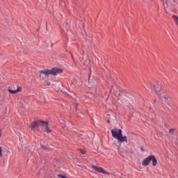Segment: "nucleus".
<instances>
[{
  "mask_svg": "<svg viewBox=\"0 0 178 178\" xmlns=\"http://www.w3.org/2000/svg\"><path fill=\"white\" fill-rule=\"evenodd\" d=\"M40 76H41V74H40Z\"/></svg>",
  "mask_w": 178,
  "mask_h": 178,
  "instance_id": "26",
  "label": "nucleus"
},
{
  "mask_svg": "<svg viewBox=\"0 0 178 178\" xmlns=\"http://www.w3.org/2000/svg\"><path fill=\"white\" fill-rule=\"evenodd\" d=\"M40 126L44 127V131L52 133V130L49 129V121H43L40 120Z\"/></svg>",
  "mask_w": 178,
  "mask_h": 178,
  "instance_id": "5",
  "label": "nucleus"
},
{
  "mask_svg": "<svg viewBox=\"0 0 178 178\" xmlns=\"http://www.w3.org/2000/svg\"><path fill=\"white\" fill-rule=\"evenodd\" d=\"M38 126H40V120L33 121L31 124V131H33V130H34L35 127H38Z\"/></svg>",
  "mask_w": 178,
  "mask_h": 178,
  "instance_id": "7",
  "label": "nucleus"
},
{
  "mask_svg": "<svg viewBox=\"0 0 178 178\" xmlns=\"http://www.w3.org/2000/svg\"><path fill=\"white\" fill-rule=\"evenodd\" d=\"M72 57L73 58V54H72Z\"/></svg>",
  "mask_w": 178,
  "mask_h": 178,
  "instance_id": "24",
  "label": "nucleus"
},
{
  "mask_svg": "<svg viewBox=\"0 0 178 178\" xmlns=\"http://www.w3.org/2000/svg\"><path fill=\"white\" fill-rule=\"evenodd\" d=\"M162 3L163 4L165 9H166V8H168V2H166L165 0H163Z\"/></svg>",
  "mask_w": 178,
  "mask_h": 178,
  "instance_id": "13",
  "label": "nucleus"
},
{
  "mask_svg": "<svg viewBox=\"0 0 178 178\" xmlns=\"http://www.w3.org/2000/svg\"><path fill=\"white\" fill-rule=\"evenodd\" d=\"M111 134H112V137H113V138H115V140H118L119 138V137L122 134V131L120 129H113L111 130Z\"/></svg>",
  "mask_w": 178,
  "mask_h": 178,
  "instance_id": "4",
  "label": "nucleus"
},
{
  "mask_svg": "<svg viewBox=\"0 0 178 178\" xmlns=\"http://www.w3.org/2000/svg\"><path fill=\"white\" fill-rule=\"evenodd\" d=\"M0 156H2V147H0Z\"/></svg>",
  "mask_w": 178,
  "mask_h": 178,
  "instance_id": "18",
  "label": "nucleus"
},
{
  "mask_svg": "<svg viewBox=\"0 0 178 178\" xmlns=\"http://www.w3.org/2000/svg\"><path fill=\"white\" fill-rule=\"evenodd\" d=\"M119 143H127V136H123V134L117 139Z\"/></svg>",
  "mask_w": 178,
  "mask_h": 178,
  "instance_id": "8",
  "label": "nucleus"
},
{
  "mask_svg": "<svg viewBox=\"0 0 178 178\" xmlns=\"http://www.w3.org/2000/svg\"><path fill=\"white\" fill-rule=\"evenodd\" d=\"M63 94H64V95H69V93H67V92L66 91H62Z\"/></svg>",
  "mask_w": 178,
  "mask_h": 178,
  "instance_id": "17",
  "label": "nucleus"
},
{
  "mask_svg": "<svg viewBox=\"0 0 178 178\" xmlns=\"http://www.w3.org/2000/svg\"><path fill=\"white\" fill-rule=\"evenodd\" d=\"M61 73H63V70L58 67H53L50 70L44 69L40 71V74H45V76H49V74L56 76L58 74H60Z\"/></svg>",
  "mask_w": 178,
  "mask_h": 178,
  "instance_id": "2",
  "label": "nucleus"
},
{
  "mask_svg": "<svg viewBox=\"0 0 178 178\" xmlns=\"http://www.w3.org/2000/svg\"><path fill=\"white\" fill-rule=\"evenodd\" d=\"M151 161L152 162V166H156L158 165V160H156V157L154 155H150L145 158L143 161L142 165L143 166H148L151 163Z\"/></svg>",
  "mask_w": 178,
  "mask_h": 178,
  "instance_id": "3",
  "label": "nucleus"
},
{
  "mask_svg": "<svg viewBox=\"0 0 178 178\" xmlns=\"http://www.w3.org/2000/svg\"><path fill=\"white\" fill-rule=\"evenodd\" d=\"M156 99L154 100V102H156Z\"/></svg>",
  "mask_w": 178,
  "mask_h": 178,
  "instance_id": "25",
  "label": "nucleus"
},
{
  "mask_svg": "<svg viewBox=\"0 0 178 178\" xmlns=\"http://www.w3.org/2000/svg\"><path fill=\"white\" fill-rule=\"evenodd\" d=\"M173 1V5H177V2L176 1V0H172Z\"/></svg>",
  "mask_w": 178,
  "mask_h": 178,
  "instance_id": "19",
  "label": "nucleus"
},
{
  "mask_svg": "<svg viewBox=\"0 0 178 178\" xmlns=\"http://www.w3.org/2000/svg\"><path fill=\"white\" fill-rule=\"evenodd\" d=\"M107 122H108V123H111V120H107Z\"/></svg>",
  "mask_w": 178,
  "mask_h": 178,
  "instance_id": "22",
  "label": "nucleus"
},
{
  "mask_svg": "<svg viewBox=\"0 0 178 178\" xmlns=\"http://www.w3.org/2000/svg\"><path fill=\"white\" fill-rule=\"evenodd\" d=\"M149 88H151L152 91H154L157 94V96L159 98H164L165 101H168V99L169 98V96L165 92H161V90H162V83L157 82L155 83H149Z\"/></svg>",
  "mask_w": 178,
  "mask_h": 178,
  "instance_id": "1",
  "label": "nucleus"
},
{
  "mask_svg": "<svg viewBox=\"0 0 178 178\" xmlns=\"http://www.w3.org/2000/svg\"><path fill=\"white\" fill-rule=\"evenodd\" d=\"M92 169L98 172V173H103V175H111V172H106L105 170L102 169L101 167H97L95 165H92Z\"/></svg>",
  "mask_w": 178,
  "mask_h": 178,
  "instance_id": "6",
  "label": "nucleus"
},
{
  "mask_svg": "<svg viewBox=\"0 0 178 178\" xmlns=\"http://www.w3.org/2000/svg\"><path fill=\"white\" fill-rule=\"evenodd\" d=\"M41 149H43V151H48L49 148L47 147V146L42 145V143H40Z\"/></svg>",
  "mask_w": 178,
  "mask_h": 178,
  "instance_id": "11",
  "label": "nucleus"
},
{
  "mask_svg": "<svg viewBox=\"0 0 178 178\" xmlns=\"http://www.w3.org/2000/svg\"><path fill=\"white\" fill-rule=\"evenodd\" d=\"M118 95L119 97H122V95H124V97H129V92L126 90H121Z\"/></svg>",
  "mask_w": 178,
  "mask_h": 178,
  "instance_id": "9",
  "label": "nucleus"
},
{
  "mask_svg": "<svg viewBox=\"0 0 178 178\" xmlns=\"http://www.w3.org/2000/svg\"><path fill=\"white\" fill-rule=\"evenodd\" d=\"M175 131H176V129H171L169 130V133L170 134H175Z\"/></svg>",
  "mask_w": 178,
  "mask_h": 178,
  "instance_id": "14",
  "label": "nucleus"
},
{
  "mask_svg": "<svg viewBox=\"0 0 178 178\" xmlns=\"http://www.w3.org/2000/svg\"><path fill=\"white\" fill-rule=\"evenodd\" d=\"M140 149H141L142 152H144L145 151V149H144V147H140Z\"/></svg>",
  "mask_w": 178,
  "mask_h": 178,
  "instance_id": "20",
  "label": "nucleus"
},
{
  "mask_svg": "<svg viewBox=\"0 0 178 178\" xmlns=\"http://www.w3.org/2000/svg\"><path fill=\"white\" fill-rule=\"evenodd\" d=\"M15 90L17 91V92H19V91H22V87L17 86V89Z\"/></svg>",
  "mask_w": 178,
  "mask_h": 178,
  "instance_id": "16",
  "label": "nucleus"
},
{
  "mask_svg": "<svg viewBox=\"0 0 178 178\" xmlns=\"http://www.w3.org/2000/svg\"><path fill=\"white\" fill-rule=\"evenodd\" d=\"M8 92H10V94H17V90H13L12 89H8Z\"/></svg>",
  "mask_w": 178,
  "mask_h": 178,
  "instance_id": "12",
  "label": "nucleus"
},
{
  "mask_svg": "<svg viewBox=\"0 0 178 178\" xmlns=\"http://www.w3.org/2000/svg\"><path fill=\"white\" fill-rule=\"evenodd\" d=\"M166 102H167L168 105H169V106H172V102L169 101V97L166 100Z\"/></svg>",
  "mask_w": 178,
  "mask_h": 178,
  "instance_id": "15",
  "label": "nucleus"
},
{
  "mask_svg": "<svg viewBox=\"0 0 178 178\" xmlns=\"http://www.w3.org/2000/svg\"><path fill=\"white\" fill-rule=\"evenodd\" d=\"M0 137H2V130L0 129Z\"/></svg>",
  "mask_w": 178,
  "mask_h": 178,
  "instance_id": "21",
  "label": "nucleus"
},
{
  "mask_svg": "<svg viewBox=\"0 0 178 178\" xmlns=\"http://www.w3.org/2000/svg\"><path fill=\"white\" fill-rule=\"evenodd\" d=\"M84 26H85L84 23H82V32H81V33H82V35L83 37H86L87 35V32H86V30H84Z\"/></svg>",
  "mask_w": 178,
  "mask_h": 178,
  "instance_id": "10",
  "label": "nucleus"
},
{
  "mask_svg": "<svg viewBox=\"0 0 178 178\" xmlns=\"http://www.w3.org/2000/svg\"><path fill=\"white\" fill-rule=\"evenodd\" d=\"M82 154H86V152H82Z\"/></svg>",
  "mask_w": 178,
  "mask_h": 178,
  "instance_id": "23",
  "label": "nucleus"
}]
</instances>
